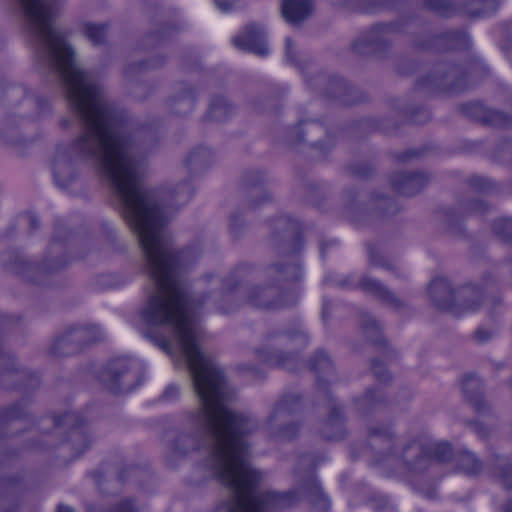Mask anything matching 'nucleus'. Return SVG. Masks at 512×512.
Instances as JSON below:
<instances>
[{
	"label": "nucleus",
	"mask_w": 512,
	"mask_h": 512,
	"mask_svg": "<svg viewBox=\"0 0 512 512\" xmlns=\"http://www.w3.org/2000/svg\"><path fill=\"white\" fill-rule=\"evenodd\" d=\"M74 344L69 345L64 349V353H76L83 346L91 344L103 339V332L96 325H79L69 328V334Z\"/></svg>",
	"instance_id": "5701e85b"
},
{
	"label": "nucleus",
	"mask_w": 512,
	"mask_h": 512,
	"mask_svg": "<svg viewBox=\"0 0 512 512\" xmlns=\"http://www.w3.org/2000/svg\"><path fill=\"white\" fill-rule=\"evenodd\" d=\"M470 184L480 190H485L487 188V181L482 177H473L470 180Z\"/></svg>",
	"instance_id": "6e6d98bb"
},
{
	"label": "nucleus",
	"mask_w": 512,
	"mask_h": 512,
	"mask_svg": "<svg viewBox=\"0 0 512 512\" xmlns=\"http://www.w3.org/2000/svg\"><path fill=\"white\" fill-rule=\"evenodd\" d=\"M29 417V411L26 402L13 403L4 407L0 411V421L8 423L16 420H26Z\"/></svg>",
	"instance_id": "473e14b6"
},
{
	"label": "nucleus",
	"mask_w": 512,
	"mask_h": 512,
	"mask_svg": "<svg viewBox=\"0 0 512 512\" xmlns=\"http://www.w3.org/2000/svg\"><path fill=\"white\" fill-rule=\"evenodd\" d=\"M193 195V188L189 182L180 184L174 191V199L177 204L182 205L190 200Z\"/></svg>",
	"instance_id": "37998d69"
},
{
	"label": "nucleus",
	"mask_w": 512,
	"mask_h": 512,
	"mask_svg": "<svg viewBox=\"0 0 512 512\" xmlns=\"http://www.w3.org/2000/svg\"><path fill=\"white\" fill-rule=\"evenodd\" d=\"M69 125H70V121L69 120H67V119H62L61 120V126L63 128H67V127H69Z\"/></svg>",
	"instance_id": "69168bd1"
},
{
	"label": "nucleus",
	"mask_w": 512,
	"mask_h": 512,
	"mask_svg": "<svg viewBox=\"0 0 512 512\" xmlns=\"http://www.w3.org/2000/svg\"><path fill=\"white\" fill-rule=\"evenodd\" d=\"M389 502L385 497H380L379 499H374L372 501V507L376 511L384 510L388 507Z\"/></svg>",
	"instance_id": "5fc2aeb1"
},
{
	"label": "nucleus",
	"mask_w": 512,
	"mask_h": 512,
	"mask_svg": "<svg viewBox=\"0 0 512 512\" xmlns=\"http://www.w3.org/2000/svg\"><path fill=\"white\" fill-rule=\"evenodd\" d=\"M237 217H233L231 220V229L234 233L237 232Z\"/></svg>",
	"instance_id": "e2e57ef3"
},
{
	"label": "nucleus",
	"mask_w": 512,
	"mask_h": 512,
	"mask_svg": "<svg viewBox=\"0 0 512 512\" xmlns=\"http://www.w3.org/2000/svg\"><path fill=\"white\" fill-rule=\"evenodd\" d=\"M462 108L467 116L484 121L492 126L509 127L512 125V118L509 115L501 111L488 109L479 103L467 104Z\"/></svg>",
	"instance_id": "412c9836"
},
{
	"label": "nucleus",
	"mask_w": 512,
	"mask_h": 512,
	"mask_svg": "<svg viewBox=\"0 0 512 512\" xmlns=\"http://www.w3.org/2000/svg\"><path fill=\"white\" fill-rule=\"evenodd\" d=\"M325 247H326V244L322 243L321 247H320L322 257H324V255H325V249H326Z\"/></svg>",
	"instance_id": "774afa93"
},
{
	"label": "nucleus",
	"mask_w": 512,
	"mask_h": 512,
	"mask_svg": "<svg viewBox=\"0 0 512 512\" xmlns=\"http://www.w3.org/2000/svg\"><path fill=\"white\" fill-rule=\"evenodd\" d=\"M375 207L380 209L384 215L394 214L397 211L394 202L387 198L381 199V201L377 203Z\"/></svg>",
	"instance_id": "8fccbe9b"
},
{
	"label": "nucleus",
	"mask_w": 512,
	"mask_h": 512,
	"mask_svg": "<svg viewBox=\"0 0 512 512\" xmlns=\"http://www.w3.org/2000/svg\"><path fill=\"white\" fill-rule=\"evenodd\" d=\"M63 250V244L55 237L47 250L42 267H37L30 263L19 253L4 255L2 262L6 269L12 273L21 275L30 281H39L38 274L42 272H56L65 267L68 261L64 258L58 259Z\"/></svg>",
	"instance_id": "1a4fd4ad"
},
{
	"label": "nucleus",
	"mask_w": 512,
	"mask_h": 512,
	"mask_svg": "<svg viewBox=\"0 0 512 512\" xmlns=\"http://www.w3.org/2000/svg\"><path fill=\"white\" fill-rule=\"evenodd\" d=\"M233 45L243 51L252 52L259 56L268 54L266 45V33L263 27L257 23L247 24L242 31L236 35Z\"/></svg>",
	"instance_id": "4468645a"
},
{
	"label": "nucleus",
	"mask_w": 512,
	"mask_h": 512,
	"mask_svg": "<svg viewBox=\"0 0 512 512\" xmlns=\"http://www.w3.org/2000/svg\"><path fill=\"white\" fill-rule=\"evenodd\" d=\"M163 63H164V59H162V58L158 59L157 58V59H155V60H153V61H151L149 63L139 62V63H135V64H129L125 68V75H126V77L131 78L136 70H141L144 67L145 68H158Z\"/></svg>",
	"instance_id": "a18cd8bd"
},
{
	"label": "nucleus",
	"mask_w": 512,
	"mask_h": 512,
	"mask_svg": "<svg viewBox=\"0 0 512 512\" xmlns=\"http://www.w3.org/2000/svg\"><path fill=\"white\" fill-rule=\"evenodd\" d=\"M361 10L366 13H375L391 8L395 0H363Z\"/></svg>",
	"instance_id": "ea45409f"
},
{
	"label": "nucleus",
	"mask_w": 512,
	"mask_h": 512,
	"mask_svg": "<svg viewBox=\"0 0 512 512\" xmlns=\"http://www.w3.org/2000/svg\"><path fill=\"white\" fill-rule=\"evenodd\" d=\"M467 212L484 213L489 210V205L482 200L467 202L464 207Z\"/></svg>",
	"instance_id": "09e8293b"
},
{
	"label": "nucleus",
	"mask_w": 512,
	"mask_h": 512,
	"mask_svg": "<svg viewBox=\"0 0 512 512\" xmlns=\"http://www.w3.org/2000/svg\"><path fill=\"white\" fill-rule=\"evenodd\" d=\"M493 231L505 241L512 242V219H499L493 223Z\"/></svg>",
	"instance_id": "a19ab883"
},
{
	"label": "nucleus",
	"mask_w": 512,
	"mask_h": 512,
	"mask_svg": "<svg viewBox=\"0 0 512 512\" xmlns=\"http://www.w3.org/2000/svg\"><path fill=\"white\" fill-rule=\"evenodd\" d=\"M146 337L149 338L156 346H158L166 354L173 356V346L169 339H167L165 336H160L154 333H147Z\"/></svg>",
	"instance_id": "49530a36"
},
{
	"label": "nucleus",
	"mask_w": 512,
	"mask_h": 512,
	"mask_svg": "<svg viewBox=\"0 0 512 512\" xmlns=\"http://www.w3.org/2000/svg\"><path fill=\"white\" fill-rule=\"evenodd\" d=\"M69 329L65 330L62 334L57 336L49 347V353L55 357L69 356L73 353H64V349L69 345L74 344L71 336H68Z\"/></svg>",
	"instance_id": "e433bc0d"
},
{
	"label": "nucleus",
	"mask_w": 512,
	"mask_h": 512,
	"mask_svg": "<svg viewBox=\"0 0 512 512\" xmlns=\"http://www.w3.org/2000/svg\"><path fill=\"white\" fill-rule=\"evenodd\" d=\"M372 372L376 379L380 382H387L391 379L390 373L387 371L385 365L377 360L372 361Z\"/></svg>",
	"instance_id": "de8ad7c7"
},
{
	"label": "nucleus",
	"mask_w": 512,
	"mask_h": 512,
	"mask_svg": "<svg viewBox=\"0 0 512 512\" xmlns=\"http://www.w3.org/2000/svg\"><path fill=\"white\" fill-rule=\"evenodd\" d=\"M494 472L506 489H512V465L506 458L496 456Z\"/></svg>",
	"instance_id": "c9c22d12"
},
{
	"label": "nucleus",
	"mask_w": 512,
	"mask_h": 512,
	"mask_svg": "<svg viewBox=\"0 0 512 512\" xmlns=\"http://www.w3.org/2000/svg\"><path fill=\"white\" fill-rule=\"evenodd\" d=\"M84 420L81 415L69 412L61 417L58 424H64L71 427L66 445L75 452V457L82 454L89 448L91 440L89 439L86 430L83 427Z\"/></svg>",
	"instance_id": "2eb2a0df"
},
{
	"label": "nucleus",
	"mask_w": 512,
	"mask_h": 512,
	"mask_svg": "<svg viewBox=\"0 0 512 512\" xmlns=\"http://www.w3.org/2000/svg\"><path fill=\"white\" fill-rule=\"evenodd\" d=\"M360 326L368 339L375 343H382L380 324L368 313H363L360 319Z\"/></svg>",
	"instance_id": "72a5a7b5"
},
{
	"label": "nucleus",
	"mask_w": 512,
	"mask_h": 512,
	"mask_svg": "<svg viewBox=\"0 0 512 512\" xmlns=\"http://www.w3.org/2000/svg\"><path fill=\"white\" fill-rule=\"evenodd\" d=\"M292 133L296 134V139L294 140L296 143L304 141L311 146L322 148L324 145L322 137L325 136L327 138L325 144L329 146L332 145L331 139L327 134V129L322 123L315 120L301 121L299 126L295 128Z\"/></svg>",
	"instance_id": "6ab92c4d"
},
{
	"label": "nucleus",
	"mask_w": 512,
	"mask_h": 512,
	"mask_svg": "<svg viewBox=\"0 0 512 512\" xmlns=\"http://www.w3.org/2000/svg\"><path fill=\"white\" fill-rule=\"evenodd\" d=\"M498 3L499 0H466L463 10L470 17H482L492 13Z\"/></svg>",
	"instance_id": "7c9ffc66"
},
{
	"label": "nucleus",
	"mask_w": 512,
	"mask_h": 512,
	"mask_svg": "<svg viewBox=\"0 0 512 512\" xmlns=\"http://www.w3.org/2000/svg\"><path fill=\"white\" fill-rule=\"evenodd\" d=\"M425 7L444 17L455 13L456 7L451 0H426Z\"/></svg>",
	"instance_id": "58836bf2"
},
{
	"label": "nucleus",
	"mask_w": 512,
	"mask_h": 512,
	"mask_svg": "<svg viewBox=\"0 0 512 512\" xmlns=\"http://www.w3.org/2000/svg\"><path fill=\"white\" fill-rule=\"evenodd\" d=\"M27 219L29 221V224H30V227H31L32 230H35V229H37L39 227V221H38V219L34 215L29 214L27 216Z\"/></svg>",
	"instance_id": "bf43d9fd"
},
{
	"label": "nucleus",
	"mask_w": 512,
	"mask_h": 512,
	"mask_svg": "<svg viewBox=\"0 0 512 512\" xmlns=\"http://www.w3.org/2000/svg\"><path fill=\"white\" fill-rule=\"evenodd\" d=\"M317 84H326V94L329 97L332 98H338L341 99L343 102L346 103V100L344 99V96L348 93L349 87L346 84V82L338 77H332L329 79H326L325 76H319L317 78Z\"/></svg>",
	"instance_id": "2f4dec72"
},
{
	"label": "nucleus",
	"mask_w": 512,
	"mask_h": 512,
	"mask_svg": "<svg viewBox=\"0 0 512 512\" xmlns=\"http://www.w3.org/2000/svg\"><path fill=\"white\" fill-rule=\"evenodd\" d=\"M433 305L439 310H446L455 316L474 312L480 306L481 293L473 286H464L454 290L446 278L434 279L428 288Z\"/></svg>",
	"instance_id": "0eeeda50"
},
{
	"label": "nucleus",
	"mask_w": 512,
	"mask_h": 512,
	"mask_svg": "<svg viewBox=\"0 0 512 512\" xmlns=\"http://www.w3.org/2000/svg\"><path fill=\"white\" fill-rule=\"evenodd\" d=\"M285 50H286V58L293 64H296V59L294 57L295 49L292 43L291 38H286L285 40Z\"/></svg>",
	"instance_id": "603ef678"
},
{
	"label": "nucleus",
	"mask_w": 512,
	"mask_h": 512,
	"mask_svg": "<svg viewBox=\"0 0 512 512\" xmlns=\"http://www.w3.org/2000/svg\"><path fill=\"white\" fill-rule=\"evenodd\" d=\"M384 402L385 398L380 392L370 389L362 397L355 400V406L360 413L367 415L380 408Z\"/></svg>",
	"instance_id": "c85d7f7f"
},
{
	"label": "nucleus",
	"mask_w": 512,
	"mask_h": 512,
	"mask_svg": "<svg viewBox=\"0 0 512 512\" xmlns=\"http://www.w3.org/2000/svg\"><path fill=\"white\" fill-rule=\"evenodd\" d=\"M368 444L374 453V462L391 466L399 471L419 473L427 470L433 462L444 463L452 456L448 443L424 445L411 439L395 450V434L388 425H373L368 428Z\"/></svg>",
	"instance_id": "7ed1b4c3"
},
{
	"label": "nucleus",
	"mask_w": 512,
	"mask_h": 512,
	"mask_svg": "<svg viewBox=\"0 0 512 512\" xmlns=\"http://www.w3.org/2000/svg\"><path fill=\"white\" fill-rule=\"evenodd\" d=\"M180 394V388L177 385H169L162 394L164 400L171 401L176 399Z\"/></svg>",
	"instance_id": "3c124183"
},
{
	"label": "nucleus",
	"mask_w": 512,
	"mask_h": 512,
	"mask_svg": "<svg viewBox=\"0 0 512 512\" xmlns=\"http://www.w3.org/2000/svg\"><path fill=\"white\" fill-rule=\"evenodd\" d=\"M313 11L310 0H283L281 13L285 20L292 25H298L306 20Z\"/></svg>",
	"instance_id": "393cba45"
},
{
	"label": "nucleus",
	"mask_w": 512,
	"mask_h": 512,
	"mask_svg": "<svg viewBox=\"0 0 512 512\" xmlns=\"http://www.w3.org/2000/svg\"><path fill=\"white\" fill-rule=\"evenodd\" d=\"M276 229L283 231L285 234V238H287V240H290V238L296 240L298 231L297 223L290 221L286 218H280L276 222Z\"/></svg>",
	"instance_id": "79ce46f5"
},
{
	"label": "nucleus",
	"mask_w": 512,
	"mask_h": 512,
	"mask_svg": "<svg viewBox=\"0 0 512 512\" xmlns=\"http://www.w3.org/2000/svg\"><path fill=\"white\" fill-rule=\"evenodd\" d=\"M502 512H512V499L503 504Z\"/></svg>",
	"instance_id": "680f3d73"
},
{
	"label": "nucleus",
	"mask_w": 512,
	"mask_h": 512,
	"mask_svg": "<svg viewBox=\"0 0 512 512\" xmlns=\"http://www.w3.org/2000/svg\"><path fill=\"white\" fill-rule=\"evenodd\" d=\"M463 394L475 410L479 413L486 412L488 406L483 399L482 382L475 375H468L462 381Z\"/></svg>",
	"instance_id": "a878e982"
},
{
	"label": "nucleus",
	"mask_w": 512,
	"mask_h": 512,
	"mask_svg": "<svg viewBox=\"0 0 512 512\" xmlns=\"http://www.w3.org/2000/svg\"><path fill=\"white\" fill-rule=\"evenodd\" d=\"M107 512H140L134 499L126 498L112 505Z\"/></svg>",
	"instance_id": "c03bdc74"
},
{
	"label": "nucleus",
	"mask_w": 512,
	"mask_h": 512,
	"mask_svg": "<svg viewBox=\"0 0 512 512\" xmlns=\"http://www.w3.org/2000/svg\"><path fill=\"white\" fill-rule=\"evenodd\" d=\"M456 466L458 470L467 475H476L483 469L482 462L474 453L468 450H462L457 454Z\"/></svg>",
	"instance_id": "c756f323"
},
{
	"label": "nucleus",
	"mask_w": 512,
	"mask_h": 512,
	"mask_svg": "<svg viewBox=\"0 0 512 512\" xmlns=\"http://www.w3.org/2000/svg\"><path fill=\"white\" fill-rule=\"evenodd\" d=\"M321 397L327 407L328 418L324 421L320 433L328 440H340L346 434L343 411L330 394Z\"/></svg>",
	"instance_id": "dca6fc26"
},
{
	"label": "nucleus",
	"mask_w": 512,
	"mask_h": 512,
	"mask_svg": "<svg viewBox=\"0 0 512 512\" xmlns=\"http://www.w3.org/2000/svg\"><path fill=\"white\" fill-rule=\"evenodd\" d=\"M195 99L194 89L188 84H180L169 98L168 106L172 113L185 116L193 110Z\"/></svg>",
	"instance_id": "b1692460"
},
{
	"label": "nucleus",
	"mask_w": 512,
	"mask_h": 512,
	"mask_svg": "<svg viewBox=\"0 0 512 512\" xmlns=\"http://www.w3.org/2000/svg\"><path fill=\"white\" fill-rule=\"evenodd\" d=\"M368 254L370 266L382 267L394 273L396 276H400L397 266L382 254L380 248L375 245H369Z\"/></svg>",
	"instance_id": "f704fd0d"
},
{
	"label": "nucleus",
	"mask_w": 512,
	"mask_h": 512,
	"mask_svg": "<svg viewBox=\"0 0 512 512\" xmlns=\"http://www.w3.org/2000/svg\"><path fill=\"white\" fill-rule=\"evenodd\" d=\"M57 512H73V511H72L71 508H69L67 506L59 505L58 509H57Z\"/></svg>",
	"instance_id": "0e129e2a"
},
{
	"label": "nucleus",
	"mask_w": 512,
	"mask_h": 512,
	"mask_svg": "<svg viewBox=\"0 0 512 512\" xmlns=\"http://www.w3.org/2000/svg\"><path fill=\"white\" fill-rule=\"evenodd\" d=\"M269 283L254 285L246 290L245 302L257 309L274 311L290 308L299 301V292L288 285L299 281L301 268L295 260L275 262L267 267Z\"/></svg>",
	"instance_id": "20e7f679"
},
{
	"label": "nucleus",
	"mask_w": 512,
	"mask_h": 512,
	"mask_svg": "<svg viewBox=\"0 0 512 512\" xmlns=\"http://www.w3.org/2000/svg\"><path fill=\"white\" fill-rule=\"evenodd\" d=\"M298 246H299V244L295 242L292 247L289 246V251L296 253L298 250Z\"/></svg>",
	"instance_id": "338daca9"
},
{
	"label": "nucleus",
	"mask_w": 512,
	"mask_h": 512,
	"mask_svg": "<svg viewBox=\"0 0 512 512\" xmlns=\"http://www.w3.org/2000/svg\"><path fill=\"white\" fill-rule=\"evenodd\" d=\"M300 408L296 395L281 397L272 407L266 420V433L274 441L283 442L294 439L300 432L301 425L292 420Z\"/></svg>",
	"instance_id": "6e6552de"
},
{
	"label": "nucleus",
	"mask_w": 512,
	"mask_h": 512,
	"mask_svg": "<svg viewBox=\"0 0 512 512\" xmlns=\"http://www.w3.org/2000/svg\"><path fill=\"white\" fill-rule=\"evenodd\" d=\"M308 341L307 333L298 325L284 334L269 335L256 355L265 364L292 370L296 360L292 350L304 348Z\"/></svg>",
	"instance_id": "423d86ee"
},
{
	"label": "nucleus",
	"mask_w": 512,
	"mask_h": 512,
	"mask_svg": "<svg viewBox=\"0 0 512 512\" xmlns=\"http://www.w3.org/2000/svg\"><path fill=\"white\" fill-rule=\"evenodd\" d=\"M479 69V65L474 64L464 72L458 66L441 63L434 68L431 75L421 78L418 85L430 91L460 92L467 88L464 76L467 74L473 77Z\"/></svg>",
	"instance_id": "9b49d317"
},
{
	"label": "nucleus",
	"mask_w": 512,
	"mask_h": 512,
	"mask_svg": "<svg viewBox=\"0 0 512 512\" xmlns=\"http://www.w3.org/2000/svg\"><path fill=\"white\" fill-rule=\"evenodd\" d=\"M419 155V152L417 150H407L401 154H398L397 155V159L399 161H402V162H405V161H408L410 159H412L413 157H416Z\"/></svg>",
	"instance_id": "13d9d810"
},
{
	"label": "nucleus",
	"mask_w": 512,
	"mask_h": 512,
	"mask_svg": "<svg viewBox=\"0 0 512 512\" xmlns=\"http://www.w3.org/2000/svg\"><path fill=\"white\" fill-rule=\"evenodd\" d=\"M309 366L317 374V390L319 395H329L326 390V384L333 376L334 371L329 355L323 350L317 351L309 360Z\"/></svg>",
	"instance_id": "4be33fe9"
},
{
	"label": "nucleus",
	"mask_w": 512,
	"mask_h": 512,
	"mask_svg": "<svg viewBox=\"0 0 512 512\" xmlns=\"http://www.w3.org/2000/svg\"><path fill=\"white\" fill-rule=\"evenodd\" d=\"M235 106L224 95L212 98L207 116L217 122H224L235 114Z\"/></svg>",
	"instance_id": "bb28decb"
},
{
	"label": "nucleus",
	"mask_w": 512,
	"mask_h": 512,
	"mask_svg": "<svg viewBox=\"0 0 512 512\" xmlns=\"http://www.w3.org/2000/svg\"><path fill=\"white\" fill-rule=\"evenodd\" d=\"M324 283L335 285L342 289L359 288L395 311H402L408 307L404 300L398 298L381 281L368 276H364L359 282H355L351 276L329 275L324 279Z\"/></svg>",
	"instance_id": "9d476101"
},
{
	"label": "nucleus",
	"mask_w": 512,
	"mask_h": 512,
	"mask_svg": "<svg viewBox=\"0 0 512 512\" xmlns=\"http://www.w3.org/2000/svg\"><path fill=\"white\" fill-rule=\"evenodd\" d=\"M8 112L0 122V133L12 136L14 129L24 121H35L50 112V103L40 96H29L22 85H8L3 91Z\"/></svg>",
	"instance_id": "39448f33"
},
{
	"label": "nucleus",
	"mask_w": 512,
	"mask_h": 512,
	"mask_svg": "<svg viewBox=\"0 0 512 512\" xmlns=\"http://www.w3.org/2000/svg\"><path fill=\"white\" fill-rule=\"evenodd\" d=\"M211 160V151L205 147H198L186 156L184 164L189 171L198 172L207 167Z\"/></svg>",
	"instance_id": "cd10ccee"
},
{
	"label": "nucleus",
	"mask_w": 512,
	"mask_h": 512,
	"mask_svg": "<svg viewBox=\"0 0 512 512\" xmlns=\"http://www.w3.org/2000/svg\"><path fill=\"white\" fill-rule=\"evenodd\" d=\"M428 181L429 177L420 172L397 173L391 178V184L394 189L405 196H413L420 192Z\"/></svg>",
	"instance_id": "aec40b11"
},
{
	"label": "nucleus",
	"mask_w": 512,
	"mask_h": 512,
	"mask_svg": "<svg viewBox=\"0 0 512 512\" xmlns=\"http://www.w3.org/2000/svg\"><path fill=\"white\" fill-rule=\"evenodd\" d=\"M37 54L60 77L72 113L83 132L70 145L59 146L53 160L57 186L67 187L75 178V161L97 164L117 194L122 214L136 234L144 259V270L151 290H160L181 279L182 269L198 253L177 250L164 229L167 217L156 195L142 182V168L154 142L150 131L126 133L122 120L109 103L101 82L81 69L64 34L54 27L56 7L53 0H18Z\"/></svg>",
	"instance_id": "f257e3e1"
},
{
	"label": "nucleus",
	"mask_w": 512,
	"mask_h": 512,
	"mask_svg": "<svg viewBox=\"0 0 512 512\" xmlns=\"http://www.w3.org/2000/svg\"><path fill=\"white\" fill-rule=\"evenodd\" d=\"M127 359L111 361L101 374V381L107 389L114 393H123L133 390L137 385V371Z\"/></svg>",
	"instance_id": "f8f14e48"
},
{
	"label": "nucleus",
	"mask_w": 512,
	"mask_h": 512,
	"mask_svg": "<svg viewBox=\"0 0 512 512\" xmlns=\"http://www.w3.org/2000/svg\"><path fill=\"white\" fill-rule=\"evenodd\" d=\"M471 426L473 428V430L481 437V438H485L488 433H489V430L488 428H486L485 426H483L482 424L480 423H477V422H473L471 423Z\"/></svg>",
	"instance_id": "4d7b16f0"
},
{
	"label": "nucleus",
	"mask_w": 512,
	"mask_h": 512,
	"mask_svg": "<svg viewBox=\"0 0 512 512\" xmlns=\"http://www.w3.org/2000/svg\"><path fill=\"white\" fill-rule=\"evenodd\" d=\"M245 271L243 268L235 270L224 279L222 292L213 295V301L221 312L229 313L236 308L237 296L235 289L244 280Z\"/></svg>",
	"instance_id": "f3484780"
},
{
	"label": "nucleus",
	"mask_w": 512,
	"mask_h": 512,
	"mask_svg": "<svg viewBox=\"0 0 512 512\" xmlns=\"http://www.w3.org/2000/svg\"><path fill=\"white\" fill-rule=\"evenodd\" d=\"M202 302L191 300L185 282L180 280L149 291L140 310L145 323L172 330L199 400V407L187 413L188 426L170 442L169 451L180 458L211 444L205 465L230 491L217 512H269L287 507L294 502L296 491L256 492L262 474L249 462L244 436L256 431L258 422L227 406L233 391L222 369L200 349L202 329L195 310ZM298 493L320 510L329 508V499L313 471L300 483Z\"/></svg>",
	"instance_id": "f03ea898"
},
{
	"label": "nucleus",
	"mask_w": 512,
	"mask_h": 512,
	"mask_svg": "<svg viewBox=\"0 0 512 512\" xmlns=\"http://www.w3.org/2000/svg\"><path fill=\"white\" fill-rule=\"evenodd\" d=\"M492 331L479 328L475 331L474 337L478 342H485L492 337Z\"/></svg>",
	"instance_id": "864d4df0"
},
{
	"label": "nucleus",
	"mask_w": 512,
	"mask_h": 512,
	"mask_svg": "<svg viewBox=\"0 0 512 512\" xmlns=\"http://www.w3.org/2000/svg\"><path fill=\"white\" fill-rule=\"evenodd\" d=\"M395 29L396 25L393 23L375 25L353 43L354 51L359 54L382 52L389 45V35Z\"/></svg>",
	"instance_id": "ddd939ff"
},
{
	"label": "nucleus",
	"mask_w": 512,
	"mask_h": 512,
	"mask_svg": "<svg viewBox=\"0 0 512 512\" xmlns=\"http://www.w3.org/2000/svg\"><path fill=\"white\" fill-rule=\"evenodd\" d=\"M264 182V176L260 171L253 170L244 174L243 185L251 208H257L271 200V195L264 188Z\"/></svg>",
	"instance_id": "a211bd4d"
},
{
	"label": "nucleus",
	"mask_w": 512,
	"mask_h": 512,
	"mask_svg": "<svg viewBox=\"0 0 512 512\" xmlns=\"http://www.w3.org/2000/svg\"><path fill=\"white\" fill-rule=\"evenodd\" d=\"M84 33L94 45L102 44L106 39L107 25L87 23L84 26Z\"/></svg>",
	"instance_id": "4c0bfd02"
},
{
	"label": "nucleus",
	"mask_w": 512,
	"mask_h": 512,
	"mask_svg": "<svg viewBox=\"0 0 512 512\" xmlns=\"http://www.w3.org/2000/svg\"><path fill=\"white\" fill-rule=\"evenodd\" d=\"M457 39H459L463 44L468 43V37L464 33H455L453 34Z\"/></svg>",
	"instance_id": "052dcab7"
}]
</instances>
